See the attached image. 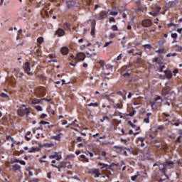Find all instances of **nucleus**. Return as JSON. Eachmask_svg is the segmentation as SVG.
<instances>
[{"label": "nucleus", "instance_id": "nucleus-30", "mask_svg": "<svg viewBox=\"0 0 182 182\" xmlns=\"http://www.w3.org/2000/svg\"><path fill=\"white\" fill-rule=\"evenodd\" d=\"M24 72L25 73H27V75H29V76H32V75H33V73L31 72V69H25Z\"/></svg>", "mask_w": 182, "mask_h": 182}, {"label": "nucleus", "instance_id": "nucleus-23", "mask_svg": "<svg viewBox=\"0 0 182 182\" xmlns=\"http://www.w3.org/2000/svg\"><path fill=\"white\" fill-rule=\"evenodd\" d=\"M115 109H122L123 108V102L121 101V103H117L114 105Z\"/></svg>", "mask_w": 182, "mask_h": 182}, {"label": "nucleus", "instance_id": "nucleus-28", "mask_svg": "<svg viewBox=\"0 0 182 182\" xmlns=\"http://www.w3.org/2000/svg\"><path fill=\"white\" fill-rule=\"evenodd\" d=\"M69 166H70V163L65 162L60 166V168H65V167H69Z\"/></svg>", "mask_w": 182, "mask_h": 182}, {"label": "nucleus", "instance_id": "nucleus-33", "mask_svg": "<svg viewBox=\"0 0 182 182\" xmlns=\"http://www.w3.org/2000/svg\"><path fill=\"white\" fill-rule=\"evenodd\" d=\"M38 43H43V37H38L37 39Z\"/></svg>", "mask_w": 182, "mask_h": 182}, {"label": "nucleus", "instance_id": "nucleus-60", "mask_svg": "<svg viewBox=\"0 0 182 182\" xmlns=\"http://www.w3.org/2000/svg\"><path fill=\"white\" fill-rule=\"evenodd\" d=\"M49 113L50 114H52V116H55V111L53 109H50Z\"/></svg>", "mask_w": 182, "mask_h": 182}, {"label": "nucleus", "instance_id": "nucleus-6", "mask_svg": "<svg viewBox=\"0 0 182 182\" xmlns=\"http://www.w3.org/2000/svg\"><path fill=\"white\" fill-rule=\"evenodd\" d=\"M49 159H55L58 161L62 159V155L58 152H54L51 155L49 156Z\"/></svg>", "mask_w": 182, "mask_h": 182}, {"label": "nucleus", "instance_id": "nucleus-14", "mask_svg": "<svg viewBox=\"0 0 182 182\" xmlns=\"http://www.w3.org/2000/svg\"><path fill=\"white\" fill-rule=\"evenodd\" d=\"M76 6V1H67V6H68V9L74 8V6Z\"/></svg>", "mask_w": 182, "mask_h": 182}, {"label": "nucleus", "instance_id": "nucleus-9", "mask_svg": "<svg viewBox=\"0 0 182 182\" xmlns=\"http://www.w3.org/2000/svg\"><path fill=\"white\" fill-rule=\"evenodd\" d=\"M154 62L159 65V69H164L166 68L164 63L161 62V60L159 59V58H155Z\"/></svg>", "mask_w": 182, "mask_h": 182}, {"label": "nucleus", "instance_id": "nucleus-11", "mask_svg": "<svg viewBox=\"0 0 182 182\" xmlns=\"http://www.w3.org/2000/svg\"><path fill=\"white\" fill-rule=\"evenodd\" d=\"M91 35L93 36L95 35V31L96 29V20H92L91 23Z\"/></svg>", "mask_w": 182, "mask_h": 182}, {"label": "nucleus", "instance_id": "nucleus-17", "mask_svg": "<svg viewBox=\"0 0 182 182\" xmlns=\"http://www.w3.org/2000/svg\"><path fill=\"white\" fill-rule=\"evenodd\" d=\"M60 53H62V55H68L69 53V48L67 47H63L60 49Z\"/></svg>", "mask_w": 182, "mask_h": 182}, {"label": "nucleus", "instance_id": "nucleus-39", "mask_svg": "<svg viewBox=\"0 0 182 182\" xmlns=\"http://www.w3.org/2000/svg\"><path fill=\"white\" fill-rule=\"evenodd\" d=\"M156 53H166L164 52V48H160L158 50H156Z\"/></svg>", "mask_w": 182, "mask_h": 182}, {"label": "nucleus", "instance_id": "nucleus-40", "mask_svg": "<svg viewBox=\"0 0 182 182\" xmlns=\"http://www.w3.org/2000/svg\"><path fill=\"white\" fill-rule=\"evenodd\" d=\"M144 123H150V117H147L146 118H144Z\"/></svg>", "mask_w": 182, "mask_h": 182}, {"label": "nucleus", "instance_id": "nucleus-38", "mask_svg": "<svg viewBox=\"0 0 182 182\" xmlns=\"http://www.w3.org/2000/svg\"><path fill=\"white\" fill-rule=\"evenodd\" d=\"M128 124H129L132 129H136V125H134L132 121H128Z\"/></svg>", "mask_w": 182, "mask_h": 182}, {"label": "nucleus", "instance_id": "nucleus-27", "mask_svg": "<svg viewBox=\"0 0 182 182\" xmlns=\"http://www.w3.org/2000/svg\"><path fill=\"white\" fill-rule=\"evenodd\" d=\"M0 97H4V99H7L8 100H9V95H8V94L2 92V93L0 94Z\"/></svg>", "mask_w": 182, "mask_h": 182}, {"label": "nucleus", "instance_id": "nucleus-42", "mask_svg": "<svg viewBox=\"0 0 182 182\" xmlns=\"http://www.w3.org/2000/svg\"><path fill=\"white\" fill-rule=\"evenodd\" d=\"M117 95H119V96H122L124 100H126V96H123V92H122V91H118Z\"/></svg>", "mask_w": 182, "mask_h": 182}, {"label": "nucleus", "instance_id": "nucleus-57", "mask_svg": "<svg viewBox=\"0 0 182 182\" xmlns=\"http://www.w3.org/2000/svg\"><path fill=\"white\" fill-rule=\"evenodd\" d=\"M102 73H103L104 75H110V73L106 71V70H103V71L102 72Z\"/></svg>", "mask_w": 182, "mask_h": 182}, {"label": "nucleus", "instance_id": "nucleus-18", "mask_svg": "<svg viewBox=\"0 0 182 182\" xmlns=\"http://www.w3.org/2000/svg\"><path fill=\"white\" fill-rule=\"evenodd\" d=\"M165 76H166L167 79H171V76H173V73L170 70H166L164 71Z\"/></svg>", "mask_w": 182, "mask_h": 182}, {"label": "nucleus", "instance_id": "nucleus-3", "mask_svg": "<svg viewBox=\"0 0 182 182\" xmlns=\"http://www.w3.org/2000/svg\"><path fill=\"white\" fill-rule=\"evenodd\" d=\"M156 166H157L161 173H162L164 176H166V165L160 162H156L155 164H154L153 166L156 167Z\"/></svg>", "mask_w": 182, "mask_h": 182}, {"label": "nucleus", "instance_id": "nucleus-34", "mask_svg": "<svg viewBox=\"0 0 182 182\" xmlns=\"http://www.w3.org/2000/svg\"><path fill=\"white\" fill-rule=\"evenodd\" d=\"M111 29H112V31H119V28H117V25H113V26L111 27Z\"/></svg>", "mask_w": 182, "mask_h": 182}, {"label": "nucleus", "instance_id": "nucleus-7", "mask_svg": "<svg viewBox=\"0 0 182 182\" xmlns=\"http://www.w3.org/2000/svg\"><path fill=\"white\" fill-rule=\"evenodd\" d=\"M152 24H153V22L150 19H145V20H143L141 22V25L144 28H149V26H151Z\"/></svg>", "mask_w": 182, "mask_h": 182}, {"label": "nucleus", "instance_id": "nucleus-24", "mask_svg": "<svg viewBox=\"0 0 182 182\" xmlns=\"http://www.w3.org/2000/svg\"><path fill=\"white\" fill-rule=\"evenodd\" d=\"M41 103V100L39 99H32L31 100V105H39Z\"/></svg>", "mask_w": 182, "mask_h": 182}, {"label": "nucleus", "instance_id": "nucleus-12", "mask_svg": "<svg viewBox=\"0 0 182 182\" xmlns=\"http://www.w3.org/2000/svg\"><path fill=\"white\" fill-rule=\"evenodd\" d=\"M86 58V55L83 53H79L76 55V58L77 60H85V58Z\"/></svg>", "mask_w": 182, "mask_h": 182}, {"label": "nucleus", "instance_id": "nucleus-5", "mask_svg": "<svg viewBox=\"0 0 182 182\" xmlns=\"http://www.w3.org/2000/svg\"><path fill=\"white\" fill-rule=\"evenodd\" d=\"M37 97H43L46 95V90L45 88H40L38 91L36 92Z\"/></svg>", "mask_w": 182, "mask_h": 182}, {"label": "nucleus", "instance_id": "nucleus-55", "mask_svg": "<svg viewBox=\"0 0 182 182\" xmlns=\"http://www.w3.org/2000/svg\"><path fill=\"white\" fill-rule=\"evenodd\" d=\"M149 14L152 15V16H154V17H156V16H157V15H159V14L157 12H154V13L150 12Z\"/></svg>", "mask_w": 182, "mask_h": 182}, {"label": "nucleus", "instance_id": "nucleus-2", "mask_svg": "<svg viewBox=\"0 0 182 182\" xmlns=\"http://www.w3.org/2000/svg\"><path fill=\"white\" fill-rule=\"evenodd\" d=\"M171 90V89L170 88V87H165L162 89V92H161V95L162 96H164V99H166V100H171V98H170V91Z\"/></svg>", "mask_w": 182, "mask_h": 182}, {"label": "nucleus", "instance_id": "nucleus-1", "mask_svg": "<svg viewBox=\"0 0 182 182\" xmlns=\"http://www.w3.org/2000/svg\"><path fill=\"white\" fill-rule=\"evenodd\" d=\"M17 113L18 116H20L21 117H23L25 114L28 116V114H29L31 112L29 111V108H26V106L22 105L21 107L18 109Z\"/></svg>", "mask_w": 182, "mask_h": 182}, {"label": "nucleus", "instance_id": "nucleus-35", "mask_svg": "<svg viewBox=\"0 0 182 182\" xmlns=\"http://www.w3.org/2000/svg\"><path fill=\"white\" fill-rule=\"evenodd\" d=\"M143 48H144L145 49H151V45L145 44V45H143Z\"/></svg>", "mask_w": 182, "mask_h": 182}, {"label": "nucleus", "instance_id": "nucleus-8", "mask_svg": "<svg viewBox=\"0 0 182 182\" xmlns=\"http://www.w3.org/2000/svg\"><path fill=\"white\" fill-rule=\"evenodd\" d=\"M109 12L102 11L99 14L98 19L103 21V19H106L107 18V15Z\"/></svg>", "mask_w": 182, "mask_h": 182}, {"label": "nucleus", "instance_id": "nucleus-37", "mask_svg": "<svg viewBox=\"0 0 182 182\" xmlns=\"http://www.w3.org/2000/svg\"><path fill=\"white\" fill-rule=\"evenodd\" d=\"M36 130H43V127L40 126V127H38V128L33 129V132L34 134L36 133Z\"/></svg>", "mask_w": 182, "mask_h": 182}, {"label": "nucleus", "instance_id": "nucleus-54", "mask_svg": "<svg viewBox=\"0 0 182 182\" xmlns=\"http://www.w3.org/2000/svg\"><path fill=\"white\" fill-rule=\"evenodd\" d=\"M6 140H8V141L11 140V141H14V138H12V136H7Z\"/></svg>", "mask_w": 182, "mask_h": 182}, {"label": "nucleus", "instance_id": "nucleus-53", "mask_svg": "<svg viewBox=\"0 0 182 182\" xmlns=\"http://www.w3.org/2000/svg\"><path fill=\"white\" fill-rule=\"evenodd\" d=\"M54 139L58 141L60 140V135L55 136Z\"/></svg>", "mask_w": 182, "mask_h": 182}, {"label": "nucleus", "instance_id": "nucleus-58", "mask_svg": "<svg viewBox=\"0 0 182 182\" xmlns=\"http://www.w3.org/2000/svg\"><path fill=\"white\" fill-rule=\"evenodd\" d=\"M19 163L21 164V166H26V162H25V161L20 160Z\"/></svg>", "mask_w": 182, "mask_h": 182}, {"label": "nucleus", "instance_id": "nucleus-22", "mask_svg": "<svg viewBox=\"0 0 182 182\" xmlns=\"http://www.w3.org/2000/svg\"><path fill=\"white\" fill-rule=\"evenodd\" d=\"M34 53L37 56H41V48L39 47H35Z\"/></svg>", "mask_w": 182, "mask_h": 182}, {"label": "nucleus", "instance_id": "nucleus-25", "mask_svg": "<svg viewBox=\"0 0 182 182\" xmlns=\"http://www.w3.org/2000/svg\"><path fill=\"white\" fill-rule=\"evenodd\" d=\"M93 174H95V176H96L97 177H99V176H100V171H99V169H94L92 171Z\"/></svg>", "mask_w": 182, "mask_h": 182}, {"label": "nucleus", "instance_id": "nucleus-61", "mask_svg": "<svg viewBox=\"0 0 182 182\" xmlns=\"http://www.w3.org/2000/svg\"><path fill=\"white\" fill-rule=\"evenodd\" d=\"M101 156H102V157H106V151H102V152H101Z\"/></svg>", "mask_w": 182, "mask_h": 182}, {"label": "nucleus", "instance_id": "nucleus-44", "mask_svg": "<svg viewBox=\"0 0 182 182\" xmlns=\"http://www.w3.org/2000/svg\"><path fill=\"white\" fill-rule=\"evenodd\" d=\"M114 38H116V33H112L109 35V38H110V39H113Z\"/></svg>", "mask_w": 182, "mask_h": 182}, {"label": "nucleus", "instance_id": "nucleus-52", "mask_svg": "<svg viewBox=\"0 0 182 182\" xmlns=\"http://www.w3.org/2000/svg\"><path fill=\"white\" fill-rule=\"evenodd\" d=\"M53 167H55V168H58V171H61L60 167L58 166V165L51 164Z\"/></svg>", "mask_w": 182, "mask_h": 182}, {"label": "nucleus", "instance_id": "nucleus-48", "mask_svg": "<svg viewBox=\"0 0 182 182\" xmlns=\"http://www.w3.org/2000/svg\"><path fill=\"white\" fill-rule=\"evenodd\" d=\"M176 143H181V136H178L176 140Z\"/></svg>", "mask_w": 182, "mask_h": 182}, {"label": "nucleus", "instance_id": "nucleus-29", "mask_svg": "<svg viewBox=\"0 0 182 182\" xmlns=\"http://www.w3.org/2000/svg\"><path fill=\"white\" fill-rule=\"evenodd\" d=\"M63 27L64 28V29L68 30L70 28V23H65L63 26Z\"/></svg>", "mask_w": 182, "mask_h": 182}, {"label": "nucleus", "instance_id": "nucleus-43", "mask_svg": "<svg viewBox=\"0 0 182 182\" xmlns=\"http://www.w3.org/2000/svg\"><path fill=\"white\" fill-rule=\"evenodd\" d=\"M111 43H113V41L106 42L104 45L103 48H107L109 45H111Z\"/></svg>", "mask_w": 182, "mask_h": 182}, {"label": "nucleus", "instance_id": "nucleus-47", "mask_svg": "<svg viewBox=\"0 0 182 182\" xmlns=\"http://www.w3.org/2000/svg\"><path fill=\"white\" fill-rule=\"evenodd\" d=\"M85 154H86L87 156H90V157H93V153H92V152L87 151V152L85 153Z\"/></svg>", "mask_w": 182, "mask_h": 182}, {"label": "nucleus", "instance_id": "nucleus-51", "mask_svg": "<svg viewBox=\"0 0 182 182\" xmlns=\"http://www.w3.org/2000/svg\"><path fill=\"white\" fill-rule=\"evenodd\" d=\"M171 38L173 39H177V33H174L171 34Z\"/></svg>", "mask_w": 182, "mask_h": 182}, {"label": "nucleus", "instance_id": "nucleus-59", "mask_svg": "<svg viewBox=\"0 0 182 182\" xmlns=\"http://www.w3.org/2000/svg\"><path fill=\"white\" fill-rule=\"evenodd\" d=\"M155 10L156 11V14H159V12H160V11L161 10V7H156Z\"/></svg>", "mask_w": 182, "mask_h": 182}, {"label": "nucleus", "instance_id": "nucleus-15", "mask_svg": "<svg viewBox=\"0 0 182 182\" xmlns=\"http://www.w3.org/2000/svg\"><path fill=\"white\" fill-rule=\"evenodd\" d=\"M55 35H57V36H63L65 35V30H63V28H58L56 31H55Z\"/></svg>", "mask_w": 182, "mask_h": 182}, {"label": "nucleus", "instance_id": "nucleus-41", "mask_svg": "<svg viewBox=\"0 0 182 182\" xmlns=\"http://www.w3.org/2000/svg\"><path fill=\"white\" fill-rule=\"evenodd\" d=\"M170 56H177V53H168V54L166 55V57H167V58H170Z\"/></svg>", "mask_w": 182, "mask_h": 182}, {"label": "nucleus", "instance_id": "nucleus-19", "mask_svg": "<svg viewBox=\"0 0 182 182\" xmlns=\"http://www.w3.org/2000/svg\"><path fill=\"white\" fill-rule=\"evenodd\" d=\"M139 177H140V172L137 171L135 175L131 176V180L132 181H136Z\"/></svg>", "mask_w": 182, "mask_h": 182}, {"label": "nucleus", "instance_id": "nucleus-32", "mask_svg": "<svg viewBox=\"0 0 182 182\" xmlns=\"http://www.w3.org/2000/svg\"><path fill=\"white\" fill-rule=\"evenodd\" d=\"M105 120H109V117H107V116L102 117V118L100 119L101 123H103V122H105Z\"/></svg>", "mask_w": 182, "mask_h": 182}, {"label": "nucleus", "instance_id": "nucleus-31", "mask_svg": "<svg viewBox=\"0 0 182 182\" xmlns=\"http://www.w3.org/2000/svg\"><path fill=\"white\" fill-rule=\"evenodd\" d=\"M35 109H36L38 112H42L43 110V109L42 108V107L41 105H36L34 107Z\"/></svg>", "mask_w": 182, "mask_h": 182}, {"label": "nucleus", "instance_id": "nucleus-16", "mask_svg": "<svg viewBox=\"0 0 182 182\" xmlns=\"http://www.w3.org/2000/svg\"><path fill=\"white\" fill-rule=\"evenodd\" d=\"M126 70H124L123 71L121 72V74L122 75V76H124V77H129L132 73V71H127L126 73Z\"/></svg>", "mask_w": 182, "mask_h": 182}, {"label": "nucleus", "instance_id": "nucleus-20", "mask_svg": "<svg viewBox=\"0 0 182 182\" xmlns=\"http://www.w3.org/2000/svg\"><path fill=\"white\" fill-rule=\"evenodd\" d=\"M99 65L100 68H102V69H105V68H107V66L106 65V62L104 60H100L99 61Z\"/></svg>", "mask_w": 182, "mask_h": 182}, {"label": "nucleus", "instance_id": "nucleus-21", "mask_svg": "<svg viewBox=\"0 0 182 182\" xmlns=\"http://www.w3.org/2000/svg\"><path fill=\"white\" fill-rule=\"evenodd\" d=\"M81 161L83 163H89V159L86 157L84 154L80 155Z\"/></svg>", "mask_w": 182, "mask_h": 182}, {"label": "nucleus", "instance_id": "nucleus-26", "mask_svg": "<svg viewBox=\"0 0 182 182\" xmlns=\"http://www.w3.org/2000/svg\"><path fill=\"white\" fill-rule=\"evenodd\" d=\"M23 69H31V63L26 62L23 65Z\"/></svg>", "mask_w": 182, "mask_h": 182}, {"label": "nucleus", "instance_id": "nucleus-46", "mask_svg": "<svg viewBox=\"0 0 182 182\" xmlns=\"http://www.w3.org/2000/svg\"><path fill=\"white\" fill-rule=\"evenodd\" d=\"M98 165H99V166H102V168H105V167H107V165H106V164H103V163H102V162H100V163L98 164Z\"/></svg>", "mask_w": 182, "mask_h": 182}, {"label": "nucleus", "instance_id": "nucleus-49", "mask_svg": "<svg viewBox=\"0 0 182 182\" xmlns=\"http://www.w3.org/2000/svg\"><path fill=\"white\" fill-rule=\"evenodd\" d=\"M39 124H49V122H48L46 121H41L39 122Z\"/></svg>", "mask_w": 182, "mask_h": 182}, {"label": "nucleus", "instance_id": "nucleus-4", "mask_svg": "<svg viewBox=\"0 0 182 182\" xmlns=\"http://www.w3.org/2000/svg\"><path fill=\"white\" fill-rule=\"evenodd\" d=\"M118 149L120 150V154H122V156H129V154H132V151L130 149H127V148H123V147H118Z\"/></svg>", "mask_w": 182, "mask_h": 182}, {"label": "nucleus", "instance_id": "nucleus-13", "mask_svg": "<svg viewBox=\"0 0 182 182\" xmlns=\"http://www.w3.org/2000/svg\"><path fill=\"white\" fill-rule=\"evenodd\" d=\"M174 167V162L166 161V164H165V169L167 170V168H173Z\"/></svg>", "mask_w": 182, "mask_h": 182}, {"label": "nucleus", "instance_id": "nucleus-10", "mask_svg": "<svg viewBox=\"0 0 182 182\" xmlns=\"http://www.w3.org/2000/svg\"><path fill=\"white\" fill-rule=\"evenodd\" d=\"M22 167L19 164L12 165V169L15 173H21Z\"/></svg>", "mask_w": 182, "mask_h": 182}, {"label": "nucleus", "instance_id": "nucleus-56", "mask_svg": "<svg viewBox=\"0 0 182 182\" xmlns=\"http://www.w3.org/2000/svg\"><path fill=\"white\" fill-rule=\"evenodd\" d=\"M47 177H48L49 179L52 178V172H48V173H47Z\"/></svg>", "mask_w": 182, "mask_h": 182}, {"label": "nucleus", "instance_id": "nucleus-64", "mask_svg": "<svg viewBox=\"0 0 182 182\" xmlns=\"http://www.w3.org/2000/svg\"><path fill=\"white\" fill-rule=\"evenodd\" d=\"M129 116L133 117V116H134V111L129 112Z\"/></svg>", "mask_w": 182, "mask_h": 182}, {"label": "nucleus", "instance_id": "nucleus-45", "mask_svg": "<svg viewBox=\"0 0 182 182\" xmlns=\"http://www.w3.org/2000/svg\"><path fill=\"white\" fill-rule=\"evenodd\" d=\"M118 12L117 11H112L110 13V15H112V16H116L117 15H118Z\"/></svg>", "mask_w": 182, "mask_h": 182}, {"label": "nucleus", "instance_id": "nucleus-63", "mask_svg": "<svg viewBox=\"0 0 182 182\" xmlns=\"http://www.w3.org/2000/svg\"><path fill=\"white\" fill-rule=\"evenodd\" d=\"M117 60H122V54H119V55L117 56Z\"/></svg>", "mask_w": 182, "mask_h": 182}, {"label": "nucleus", "instance_id": "nucleus-50", "mask_svg": "<svg viewBox=\"0 0 182 182\" xmlns=\"http://www.w3.org/2000/svg\"><path fill=\"white\" fill-rule=\"evenodd\" d=\"M47 114H42L41 116H40V119H45L47 117Z\"/></svg>", "mask_w": 182, "mask_h": 182}, {"label": "nucleus", "instance_id": "nucleus-62", "mask_svg": "<svg viewBox=\"0 0 182 182\" xmlns=\"http://www.w3.org/2000/svg\"><path fill=\"white\" fill-rule=\"evenodd\" d=\"M157 129L158 130H164V127L161 125V126L158 127Z\"/></svg>", "mask_w": 182, "mask_h": 182}, {"label": "nucleus", "instance_id": "nucleus-36", "mask_svg": "<svg viewBox=\"0 0 182 182\" xmlns=\"http://www.w3.org/2000/svg\"><path fill=\"white\" fill-rule=\"evenodd\" d=\"M88 106H93L94 107H97L99 106V104H97V102H91L88 105Z\"/></svg>", "mask_w": 182, "mask_h": 182}]
</instances>
